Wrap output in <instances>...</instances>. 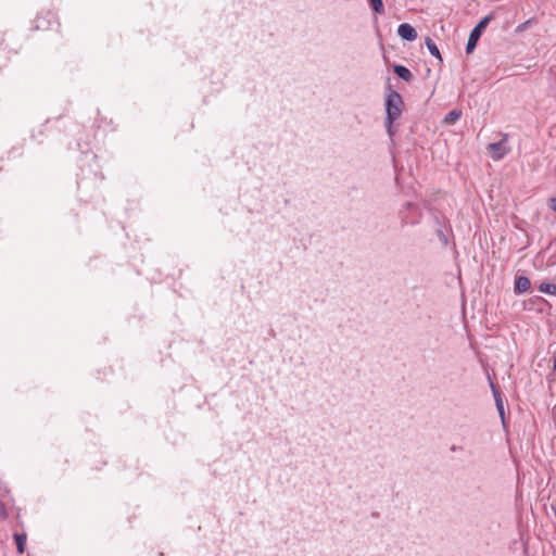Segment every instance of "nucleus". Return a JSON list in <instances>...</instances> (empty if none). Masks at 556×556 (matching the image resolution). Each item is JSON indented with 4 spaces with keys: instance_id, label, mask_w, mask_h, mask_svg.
Masks as SVG:
<instances>
[{
    "instance_id": "423d86ee",
    "label": "nucleus",
    "mask_w": 556,
    "mask_h": 556,
    "mask_svg": "<svg viewBox=\"0 0 556 556\" xmlns=\"http://www.w3.org/2000/svg\"><path fill=\"white\" fill-rule=\"evenodd\" d=\"M531 288V281L526 276H517L515 278L514 291L517 294L525 293Z\"/></svg>"
},
{
    "instance_id": "6e6552de",
    "label": "nucleus",
    "mask_w": 556,
    "mask_h": 556,
    "mask_svg": "<svg viewBox=\"0 0 556 556\" xmlns=\"http://www.w3.org/2000/svg\"><path fill=\"white\" fill-rule=\"evenodd\" d=\"M13 539L16 544V551L18 554H23L26 547L27 535L26 533H14Z\"/></svg>"
},
{
    "instance_id": "9d476101",
    "label": "nucleus",
    "mask_w": 556,
    "mask_h": 556,
    "mask_svg": "<svg viewBox=\"0 0 556 556\" xmlns=\"http://www.w3.org/2000/svg\"><path fill=\"white\" fill-rule=\"evenodd\" d=\"M425 42H426V47L428 48L431 55L437 58L439 60V62L442 63L443 59H442V55H441L440 50H439L438 46L435 45V42L430 37H427Z\"/></svg>"
},
{
    "instance_id": "b1692460",
    "label": "nucleus",
    "mask_w": 556,
    "mask_h": 556,
    "mask_svg": "<svg viewBox=\"0 0 556 556\" xmlns=\"http://www.w3.org/2000/svg\"><path fill=\"white\" fill-rule=\"evenodd\" d=\"M554 414L556 415V408H555V412H554Z\"/></svg>"
},
{
    "instance_id": "ddd939ff",
    "label": "nucleus",
    "mask_w": 556,
    "mask_h": 556,
    "mask_svg": "<svg viewBox=\"0 0 556 556\" xmlns=\"http://www.w3.org/2000/svg\"><path fill=\"white\" fill-rule=\"evenodd\" d=\"M530 302L533 305H536L538 311L541 313L544 311V306H549L548 302L540 295H535V296L531 298Z\"/></svg>"
},
{
    "instance_id": "7ed1b4c3",
    "label": "nucleus",
    "mask_w": 556,
    "mask_h": 556,
    "mask_svg": "<svg viewBox=\"0 0 556 556\" xmlns=\"http://www.w3.org/2000/svg\"><path fill=\"white\" fill-rule=\"evenodd\" d=\"M422 217L421 210L413 202L404 204V210L401 212V220L405 225H417Z\"/></svg>"
},
{
    "instance_id": "4468645a",
    "label": "nucleus",
    "mask_w": 556,
    "mask_h": 556,
    "mask_svg": "<svg viewBox=\"0 0 556 556\" xmlns=\"http://www.w3.org/2000/svg\"><path fill=\"white\" fill-rule=\"evenodd\" d=\"M536 22L534 18H529L527 20L526 22L519 24L516 28V31L517 33H522L525 30H527L528 28H530L532 25H534Z\"/></svg>"
},
{
    "instance_id": "5701e85b",
    "label": "nucleus",
    "mask_w": 556,
    "mask_h": 556,
    "mask_svg": "<svg viewBox=\"0 0 556 556\" xmlns=\"http://www.w3.org/2000/svg\"><path fill=\"white\" fill-rule=\"evenodd\" d=\"M368 1H369V3L371 4V3H374L376 0H368Z\"/></svg>"
},
{
    "instance_id": "aec40b11",
    "label": "nucleus",
    "mask_w": 556,
    "mask_h": 556,
    "mask_svg": "<svg viewBox=\"0 0 556 556\" xmlns=\"http://www.w3.org/2000/svg\"><path fill=\"white\" fill-rule=\"evenodd\" d=\"M548 207L556 213V197L548 200Z\"/></svg>"
},
{
    "instance_id": "20e7f679",
    "label": "nucleus",
    "mask_w": 556,
    "mask_h": 556,
    "mask_svg": "<svg viewBox=\"0 0 556 556\" xmlns=\"http://www.w3.org/2000/svg\"><path fill=\"white\" fill-rule=\"evenodd\" d=\"M488 150L493 160L498 161L503 159L509 152V149L506 146V136L497 142L490 143L488 146Z\"/></svg>"
},
{
    "instance_id": "f257e3e1",
    "label": "nucleus",
    "mask_w": 556,
    "mask_h": 556,
    "mask_svg": "<svg viewBox=\"0 0 556 556\" xmlns=\"http://www.w3.org/2000/svg\"><path fill=\"white\" fill-rule=\"evenodd\" d=\"M384 106L386 118H388L389 123H394L402 115L404 101L401 94L392 89L390 85L387 87Z\"/></svg>"
},
{
    "instance_id": "6ab92c4d",
    "label": "nucleus",
    "mask_w": 556,
    "mask_h": 556,
    "mask_svg": "<svg viewBox=\"0 0 556 556\" xmlns=\"http://www.w3.org/2000/svg\"><path fill=\"white\" fill-rule=\"evenodd\" d=\"M8 517V511L5 509L4 504L0 501V518L5 519Z\"/></svg>"
},
{
    "instance_id": "f3484780",
    "label": "nucleus",
    "mask_w": 556,
    "mask_h": 556,
    "mask_svg": "<svg viewBox=\"0 0 556 556\" xmlns=\"http://www.w3.org/2000/svg\"><path fill=\"white\" fill-rule=\"evenodd\" d=\"M495 405H496V409L498 412V415H500V417L502 419V422H503V425H505V410H504V403H503V401H497L495 403Z\"/></svg>"
},
{
    "instance_id": "dca6fc26",
    "label": "nucleus",
    "mask_w": 556,
    "mask_h": 556,
    "mask_svg": "<svg viewBox=\"0 0 556 556\" xmlns=\"http://www.w3.org/2000/svg\"><path fill=\"white\" fill-rule=\"evenodd\" d=\"M490 386H491V390H492V393H493V396H494V400H495V403L497 401H503L502 399V393L501 391L498 390V388L491 381L490 382Z\"/></svg>"
},
{
    "instance_id": "f8f14e48",
    "label": "nucleus",
    "mask_w": 556,
    "mask_h": 556,
    "mask_svg": "<svg viewBox=\"0 0 556 556\" xmlns=\"http://www.w3.org/2000/svg\"><path fill=\"white\" fill-rule=\"evenodd\" d=\"M460 116H462V111L452 110L445 115L444 123L447 125H452V124L456 123L460 118Z\"/></svg>"
},
{
    "instance_id": "9b49d317",
    "label": "nucleus",
    "mask_w": 556,
    "mask_h": 556,
    "mask_svg": "<svg viewBox=\"0 0 556 556\" xmlns=\"http://www.w3.org/2000/svg\"><path fill=\"white\" fill-rule=\"evenodd\" d=\"M539 291L549 295H556V285L543 281L538 287Z\"/></svg>"
},
{
    "instance_id": "4be33fe9",
    "label": "nucleus",
    "mask_w": 556,
    "mask_h": 556,
    "mask_svg": "<svg viewBox=\"0 0 556 556\" xmlns=\"http://www.w3.org/2000/svg\"><path fill=\"white\" fill-rule=\"evenodd\" d=\"M553 369L556 371V356L553 359Z\"/></svg>"
},
{
    "instance_id": "f03ea898",
    "label": "nucleus",
    "mask_w": 556,
    "mask_h": 556,
    "mask_svg": "<svg viewBox=\"0 0 556 556\" xmlns=\"http://www.w3.org/2000/svg\"><path fill=\"white\" fill-rule=\"evenodd\" d=\"M493 20V14L485 15L482 17L478 24L472 28V30L469 34L468 41L466 45V53L470 54L475 51L477 43L479 39L481 38L483 31L490 24V22Z\"/></svg>"
},
{
    "instance_id": "1a4fd4ad",
    "label": "nucleus",
    "mask_w": 556,
    "mask_h": 556,
    "mask_svg": "<svg viewBox=\"0 0 556 556\" xmlns=\"http://www.w3.org/2000/svg\"><path fill=\"white\" fill-rule=\"evenodd\" d=\"M434 219H435V224L438 226V228L435 230L437 236H438L439 240L442 242V244L444 247H446L448 244V239H447L446 233L443 230V223L439 216H435Z\"/></svg>"
},
{
    "instance_id": "a211bd4d",
    "label": "nucleus",
    "mask_w": 556,
    "mask_h": 556,
    "mask_svg": "<svg viewBox=\"0 0 556 556\" xmlns=\"http://www.w3.org/2000/svg\"><path fill=\"white\" fill-rule=\"evenodd\" d=\"M393 124L394 123H389L388 118H386L384 126L390 138H392L396 131Z\"/></svg>"
},
{
    "instance_id": "412c9836",
    "label": "nucleus",
    "mask_w": 556,
    "mask_h": 556,
    "mask_svg": "<svg viewBox=\"0 0 556 556\" xmlns=\"http://www.w3.org/2000/svg\"><path fill=\"white\" fill-rule=\"evenodd\" d=\"M460 450H463V447H462V446H457V445H452V446H451V451H452V452H456V451H460Z\"/></svg>"
},
{
    "instance_id": "0eeeda50",
    "label": "nucleus",
    "mask_w": 556,
    "mask_h": 556,
    "mask_svg": "<svg viewBox=\"0 0 556 556\" xmlns=\"http://www.w3.org/2000/svg\"><path fill=\"white\" fill-rule=\"evenodd\" d=\"M393 72L399 78L403 79L404 81L410 83L414 79V75L412 74V72L404 65L394 64Z\"/></svg>"
},
{
    "instance_id": "39448f33",
    "label": "nucleus",
    "mask_w": 556,
    "mask_h": 556,
    "mask_svg": "<svg viewBox=\"0 0 556 556\" xmlns=\"http://www.w3.org/2000/svg\"><path fill=\"white\" fill-rule=\"evenodd\" d=\"M397 35L406 41H414L417 38L416 29L408 23H402L397 27Z\"/></svg>"
},
{
    "instance_id": "2eb2a0df",
    "label": "nucleus",
    "mask_w": 556,
    "mask_h": 556,
    "mask_svg": "<svg viewBox=\"0 0 556 556\" xmlns=\"http://www.w3.org/2000/svg\"><path fill=\"white\" fill-rule=\"evenodd\" d=\"M370 7L375 13L382 14L384 12V4L382 0H376L370 4Z\"/></svg>"
}]
</instances>
